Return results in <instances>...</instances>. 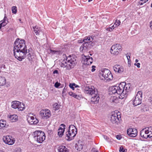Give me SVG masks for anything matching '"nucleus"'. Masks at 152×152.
<instances>
[{"instance_id":"obj_1","label":"nucleus","mask_w":152,"mask_h":152,"mask_svg":"<svg viewBox=\"0 0 152 152\" xmlns=\"http://www.w3.org/2000/svg\"><path fill=\"white\" fill-rule=\"evenodd\" d=\"M27 49L26 42L24 39H17L15 41L14 45L13 52L14 55L16 58L20 61L26 57V54L29 53Z\"/></svg>"},{"instance_id":"obj_2","label":"nucleus","mask_w":152,"mask_h":152,"mask_svg":"<svg viewBox=\"0 0 152 152\" xmlns=\"http://www.w3.org/2000/svg\"><path fill=\"white\" fill-rule=\"evenodd\" d=\"M131 84L130 83L126 84L125 82L120 83L118 86H114L110 88V92L114 94H117L120 95L121 97L124 98V95L130 90Z\"/></svg>"},{"instance_id":"obj_3","label":"nucleus","mask_w":152,"mask_h":152,"mask_svg":"<svg viewBox=\"0 0 152 152\" xmlns=\"http://www.w3.org/2000/svg\"><path fill=\"white\" fill-rule=\"evenodd\" d=\"M85 94L91 95V102L94 104L97 103L99 101L100 97L97 89L94 87L86 86L84 89Z\"/></svg>"},{"instance_id":"obj_4","label":"nucleus","mask_w":152,"mask_h":152,"mask_svg":"<svg viewBox=\"0 0 152 152\" xmlns=\"http://www.w3.org/2000/svg\"><path fill=\"white\" fill-rule=\"evenodd\" d=\"M77 63L75 58L71 56H69L66 58V61L64 60L62 64L61 67L66 68L67 70H70L73 68Z\"/></svg>"},{"instance_id":"obj_5","label":"nucleus","mask_w":152,"mask_h":152,"mask_svg":"<svg viewBox=\"0 0 152 152\" xmlns=\"http://www.w3.org/2000/svg\"><path fill=\"white\" fill-rule=\"evenodd\" d=\"M77 129L73 125H70L68 131L66 132V139L70 141L73 139L77 133Z\"/></svg>"},{"instance_id":"obj_6","label":"nucleus","mask_w":152,"mask_h":152,"mask_svg":"<svg viewBox=\"0 0 152 152\" xmlns=\"http://www.w3.org/2000/svg\"><path fill=\"white\" fill-rule=\"evenodd\" d=\"M34 140L38 142L41 143L45 139V136L44 132L39 131H36L32 134Z\"/></svg>"},{"instance_id":"obj_7","label":"nucleus","mask_w":152,"mask_h":152,"mask_svg":"<svg viewBox=\"0 0 152 152\" xmlns=\"http://www.w3.org/2000/svg\"><path fill=\"white\" fill-rule=\"evenodd\" d=\"M100 77L103 80H111L113 78V75L110 71L107 69H104L100 72Z\"/></svg>"},{"instance_id":"obj_8","label":"nucleus","mask_w":152,"mask_h":152,"mask_svg":"<svg viewBox=\"0 0 152 152\" xmlns=\"http://www.w3.org/2000/svg\"><path fill=\"white\" fill-rule=\"evenodd\" d=\"M140 134L141 137L144 138L152 137V127L142 129L140 132Z\"/></svg>"},{"instance_id":"obj_9","label":"nucleus","mask_w":152,"mask_h":152,"mask_svg":"<svg viewBox=\"0 0 152 152\" xmlns=\"http://www.w3.org/2000/svg\"><path fill=\"white\" fill-rule=\"evenodd\" d=\"M120 119V113L118 111H116L113 114L111 115L110 120L113 124H117Z\"/></svg>"},{"instance_id":"obj_10","label":"nucleus","mask_w":152,"mask_h":152,"mask_svg":"<svg viewBox=\"0 0 152 152\" xmlns=\"http://www.w3.org/2000/svg\"><path fill=\"white\" fill-rule=\"evenodd\" d=\"M142 98V93L141 91H138L135 97L132 100L133 104L137 106L141 104Z\"/></svg>"},{"instance_id":"obj_11","label":"nucleus","mask_w":152,"mask_h":152,"mask_svg":"<svg viewBox=\"0 0 152 152\" xmlns=\"http://www.w3.org/2000/svg\"><path fill=\"white\" fill-rule=\"evenodd\" d=\"M121 50V47L119 44L113 45L111 48L110 52L112 54L117 55Z\"/></svg>"},{"instance_id":"obj_12","label":"nucleus","mask_w":152,"mask_h":152,"mask_svg":"<svg viewBox=\"0 0 152 152\" xmlns=\"http://www.w3.org/2000/svg\"><path fill=\"white\" fill-rule=\"evenodd\" d=\"M83 63V66L84 67L86 65H89L92 63L93 62L92 58L89 56H85L83 57L82 61Z\"/></svg>"},{"instance_id":"obj_13","label":"nucleus","mask_w":152,"mask_h":152,"mask_svg":"<svg viewBox=\"0 0 152 152\" xmlns=\"http://www.w3.org/2000/svg\"><path fill=\"white\" fill-rule=\"evenodd\" d=\"M40 114L43 119H47L51 116L50 112L49 110H43L40 112Z\"/></svg>"},{"instance_id":"obj_14","label":"nucleus","mask_w":152,"mask_h":152,"mask_svg":"<svg viewBox=\"0 0 152 152\" xmlns=\"http://www.w3.org/2000/svg\"><path fill=\"white\" fill-rule=\"evenodd\" d=\"M3 140L4 142L9 145H12L14 143L15 141V140L10 136L4 137Z\"/></svg>"},{"instance_id":"obj_15","label":"nucleus","mask_w":152,"mask_h":152,"mask_svg":"<svg viewBox=\"0 0 152 152\" xmlns=\"http://www.w3.org/2000/svg\"><path fill=\"white\" fill-rule=\"evenodd\" d=\"M127 133L129 137H135L137 135V132L135 128H129L127 130Z\"/></svg>"},{"instance_id":"obj_16","label":"nucleus","mask_w":152,"mask_h":152,"mask_svg":"<svg viewBox=\"0 0 152 152\" xmlns=\"http://www.w3.org/2000/svg\"><path fill=\"white\" fill-rule=\"evenodd\" d=\"M93 45L88 44L85 42H83V43L81 46L80 50L81 51L84 52L88 50L89 49L91 46Z\"/></svg>"},{"instance_id":"obj_17","label":"nucleus","mask_w":152,"mask_h":152,"mask_svg":"<svg viewBox=\"0 0 152 152\" xmlns=\"http://www.w3.org/2000/svg\"><path fill=\"white\" fill-rule=\"evenodd\" d=\"M113 69L116 72L118 73H121L124 71L123 67L119 65H115L113 67Z\"/></svg>"},{"instance_id":"obj_18","label":"nucleus","mask_w":152,"mask_h":152,"mask_svg":"<svg viewBox=\"0 0 152 152\" xmlns=\"http://www.w3.org/2000/svg\"><path fill=\"white\" fill-rule=\"evenodd\" d=\"M28 123L31 124H36L38 123V120L36 118H34L33 116H28L27 118Z\"/></svg>"},{"instance_id":"obj_19","label":"nucleus","mask_w":152,"mask_h":152,"mask_svg":"<svg viewBox=\"0 0 152 152\" xmlns=\"http://www.w3.org/2000/svg\"><path fill=\"white\" fill-rule=\"evenodd\" d=\"M93 36H88L85 37L83 40V41L93 45V41L94 40Z\"/></svg>"},{"instance_id":"obj_20","label":"nucleus","mask_w":152,"mask_h":152,"mask_svg":"<svg viewBox=\"0 0 152 152\" xmlns=\"http://www.w3.org/2000/svg\"><path fill=\"white\" fill-rule=\"evenodd\" d=\"M61 126H63L64 128H63L61 127H60L58 130V135L60 137H61L64 134V126H65L64 124H61Z\"/></svg>"},{"instance_id":"obj_21","label":"nucleus","mask_w":152,"mask_h":152,"mask_svg":"<svg viewBox=\"0 0 152 152\" xmlns=\"http://www.w3.org/2000/svg\"><path fill=\"white\" fill-rule=\"evenodd\" d=\"M8 23L7 20V17L5 16L3 19L0 21V29H1V27L4 26L6 25Z\"/></svg>"},{"instance_id":"obj_22","label":"nucleus","mask_w":152,"mask_h":152,"mask_svg":"<svg viewBox=\"0 0 152 152\" xmlns=\"http://www.w3.org/2000/svg\"><path fill=\"white\" fill-rule=\"evenodd\" d=\"M58 150L59 152H69L68 148L64 146H59L58 147Z\"/></svg>"},{"instance_id":"obj_23","label":"nucleus","mask_w":152,"mask_h":152,"mask_svg":"<svg viewBox=\"0 0 152 152\" xmlns=\"http://www.w3.org/2000/svg\"><path fill=\"white\" fill-rule=\"evenodd\" d=\"M8 126V125L6 124V123L5 120H1L0 121V129H4L5 128H7Z\"/></svg>"},{"instance_id":"obj_24","label":"nucleus","mask_w":152,"mask_h":152,"mask_svg":"<svg viewBox=\"0 0 152 152\" xmlns=\"http://www.w3.org/2000/svg\"><path fill=\"white\" fill-rule=\"evenodd\" d=\"M20 104V102L18 101L13 102L12 104V107L14 109L18 108L19 105Z\"/></svg>"},{"instance_id":"obj_25","label":"nucleus","mask_w":152,"mask_h":152,"mask_svg":"<svg viewBox=\"0 0 152 152\" xmlns=\"http://www.w3.org/2000/svg\"><path fill=\"white\" fill-rule=\"evenodd\" d=\"M33 28L34 29L33 31L36 34L39 35L41 31L40 28L37 26H35V27H33Z\"/></svg>"},{"instance_id":"obj_26","label":"nucleus","mask_w":152,"mask_h":152,"mask_svg":"<svg viewBox=\"0 0 152 152\" xmlns=\"http://www.w3.org/2000/svg\"><path fill=\"white\" fill-rule=\"evenodd\" d=\"M9 119L10 121L12 122H14L17 120L18 116L16 115H13L9 116Z\"/></svg>"},{"instance_id":"obj_27","label":"nucleus","mask_w":152,"mask_h":152,"mask_svg":"<svg viewBox=\"0 0 152 152\" xmlns=\"http://www.w3.org/2000/svg\"><path fill=\"white\" fill-rule=\"evenodd\" d=\"M75 148L77 150L79 151H80L83 148L82 144L80 143L79 142L76 143L75 145Z\"/></svg>"},{"instance_id":"obj_28","label":"nucleus","mask_w":152,"mask_h":152,"mask_svg":"<svg viewBox=\"0 0 152 152\" xmlns=\"http://www.w3.org/2000/svg\"><path fill=\"white\" fill-rule=\"evenodd\" d=\"M69 95L77 99H80L81 98L80 96L79 95H77L74 93L71 92L69 93Z\"/></svg>"},{"instance_id":"obj_29","label":"nucleus","mask_w":152,"mask_h":152,"mask_svg":"<svg viewBox=\"0 0 152 152\" xmlns=\"http://www.w3.org/2000/svg\"><path fill=\"white\" fill-rule=\"evenodd\" d=\"M6 83V80L4 77H0V86H3Z\"/></svg>"},{"instance_id":"obj_30","label":"nucleus","mask_w":152,"mask_h":152,"mask_svg":"<svg viewBox=\"0 0 152 152\" xmlns=\"http://www.w3.org/2000/svg\"><path fill=\"white\" fill-rule=\"evenodd\" d=\"M48 53H51L52 54H57L59 53V51L57 50H52L51 49L48 50Z\"/></svg>"},{"instance_id":"obj_31","label":"nucleus","mask_w":152,"mask_h":152,"mask_svg":"<svg viewBox=\"0 0 152 152\" xmlns=\"http://www.w3.org/2000/svg\"><path fill=\"white\" fill-rule=\"evenodd\" d=\"M25 108L24 105L23 103L20 102V104L19 105L18 109L19 110L22 111L24 110Z\"/></svg>"},{"instance_id":"obj_32","label":"nucleus","mask_w":152,"mask_h":152,"mask_svg":"<svg viewBox=\"0 0 152 152\" xmlns=\"http://www.w3.org/2000/svg\"><path fill=\"white\" fill-rule=\"evenodd\" d=\"M121 22L119 20H115V22L114 23V25H113L114 26L115 28L118 26L120 24Z\"/></svg>"},{"instance_id":"obj_33","label":"nucleus","mask_w":152,"mask_h":152,"mask_svg":"<svg viewBox=\"0 0 152 152\" xmlns=\"http://www.w3.org/2000/svg\"><path fill=\"white\" fill-rule=\"evenodd\" d=\"M149 0H140L138 2V4L140 5H142L147 2Z\"/></svg>"},{"instance_id":"obj_34","label":"nucleus","mask_w":152,"mask_h":152,"mask_svg":"<svg viewBox=\"0 0 152 152\" xmlns=\"http://www.w3.org/2000/svg\"><path fill=\"white\" fill-rule=\"evenodd\" d=\"M12 13L14 14H16L17 12V7L16 6H13L12 7Z\"/></svg>"},{"instance_id":"obj_35","label":"nucleus","mask_w":152,"mask_h":152,"mask_svg":"<svg viewBox=\"0 0 152 152\" xmlns=\"http://www.w3.org/2000/svg\"><path fill=\"white\" fill-rule=\"evenodd\" d=\"M119 151L120 152H126L127 150L124 149V147L122 146H121L120 147Z\"/></svg>"},{"instance_id":"obj_36","label":"nucleus","mask_w":152,"mask_h":152,"mask_svg":"<svg viewBox=\"0 0 152 152\" xmlns=\"http://www.w3.org/2000/svg\"><path fill=\"white\" fill-rule=\"evenodd\" d=\"M27 58L29 61H32L33 57L31 56L30 53H29L27 56Z\"/></svg>"},{"instance_id":"obj_37","label":"nucleus","mask_w":152,"mask_h":152,"mask_svg":"<svg viewBox=\"0 0 152 152\" xmlns=\"http://www.w3.org/2000/svg\"><path fill=\"white\" fill-rule=\"evenodd\" d=\"M67 88V87H66V86H65L64 88L62 93V96H63L66 95V91Z\"/></svg>"},{"instance_id":"obj_38","label":"nucleus","mask_w":152,"mask_h":152,"mask_svg":"<svg viewBox=\"0 0 152 152\" xmlns=\"http://www.w3.org/2000/svg\"><path fill=\"white\" fill-rule=\"evenodd\" d=\"M114 28L115 27H114V26H112L111 27L107 28L106 30L108 31H111L113 30V29H114Z\"/></svg>"},{"instance_id":"obj_39","label":"nucleus","mask_w":152,"mask_h":152,"mask_svg":"<svg viewBox=\"0 0 152 152\" xmlns=\"http://www.w3.org/2000/svg\"><path fill=\"white\" fill-rule=\"evenodd\" d=\"M74 85H75V83H70L69 86L71 88L74 90L75 88Z\"/></svg>"},{"instance_id":"obj_40","label":"nucleus","mask_w":152,"mask_h":152,"mask_svg":"<svg viewBox=\"0 0 152 152\" xmlns=\"http://www.w3.org/2000/svg\"><path fill=\"white\" fill-rule=\"evenodd\" d=\"M61 85L60 83H58V82H56L54 85V86L56 88H58L60 85Z\"/></svg>"},{"instance_id":"obj_41","label":"nucleus","mask_w":152,"mask_h":152,"mask_svg":"<svg viewBox=\"0 0 152 152\" xmlns=\"http://www.w3.org/2000/svg\"><path fill=\"white\" fill-rule=\"evenodd\" d=\"M114 99H115V100H112V101L113 102H114L116 103L118 99H116V97H113Z\"/></svg>"},{"instance_id":"obj_42","label":"nucleus","mask_w":152,"mask_h":152,"mask_svg":"<svg viewBox=\"0 0 152 152\" xmlns=\"http://www.w3.org/2000/svg\"><path fill=\"white\" fill-rule=\"evenodd\" d=\"M92 69H91V71L92 72H93L95 71V68H96V66H92Z\"/></svg>"},{"instance_id":"obj_43","label":"nucleus","mask_w":152,"mask_h":152,"mask_svg":"<svg viewBox=\"0 0 152 152\" xmlns=\"http://www.w3.org/2000/svg\"><path fill=\"white\" fill-rule=\"evenodd\" d=\"M134 65H136L137 66V67L138 68H140V63H137V64H136V63H135L134 64Z\"/></svg>"},{"instance_id":"obj_44","label":"nucleus","mask_w":152,"mask_h":152,"mask_svg":"<svg viewBox=\"0 0 152 152\" xmlns=\"http://www.w3.org/2000/svg\"><path fill=\"white\" fill-rule=\"evenodd\" d=\"M104 139L106 140L108 142L109 141V140H108V139H109V138H108L107 136H104Z\"/></svg>"},{"instance_id":"obj_45","label":"nucleus","mask_w":152,"mask_h":152,"mask_svg":"<svg viewBox=\"0 0 152 152\" xmlns=\"http://www.w3.org/2000/svg\"><path fill=\"white\" fill-rule=\"evenodd\" d=\"M149 100L150 103L151 104H152V96L150 97L149 98Z\"/></svg>"},{"instance_id":"obj_46","label":"nucleus","mask_w":152,"mask_h":152,"mask_svg":"<svg viewBox=\"0 0 152 152\" xmlns=\"http://www.w3.org/2000/svg\"><path fill=\"white\" fill-rule=\"evenodd\" d=\"M53 74H58V71L57 70H55L53 72Z\"/></svg>"},{"instance_id":"obj_47","label":"nucleus","mask_w":152,"mask_h":152,"mask_svg":"<svg viewBox=\"0 0 152 152\" xmlns=\"http://www.w3.org/2000/svg\"><path fill=\"white\" fill-rule=\"evenodd\" d=\"M78 42L79 43H82L83 42V40H79L78 41Z\"/></svg>"},{"instance_id":"obj_48","label":"nucleus","mask_w":152,"mask_h":152,"mask_svg":"<svg viewBox=\"0 0 152 152\" xmlns=\"http://www.w3.org/2000/svg\"><path fill=\"white\" fill-rule=\"evenodd\" d=\"M75 88H78L79 87V86L77 85L75 83V85H74Z\"/></svg>"},{"instance_id":"obj_49","label":"nucleus","mask_w":152,"mask_h":152,"mask_svg":"<svg viewBox=\"0 0 152 152\" xmlns=\"http://www.w3.org/2000/svg\"><path fill=\"white\" fill-rule=\"evenodd\" d=\"M92 151L93 152H98V151H96L95 148L93 149Z\"/></svg>"},{"instance_id":"obj_50","label":"nucleus","mask_w":152,"mask_h":152,"mask_svg":"<svg viewBox=\"0 0 152 152\" xmlns=\"http://www.w3.org/2000/svg\"><path fill=\"white\" fill-rule=\"evenodd\" d=\"M116 138L118 140H120L121 139V137H120V136H118V135H117L116 136Z\"/></svg>"},{"instance_id":"obj_51","label":"nucleus","mask_w":152,"mask_h":152,"mask_svg":"<svg viewBox=\"0 0 152 152\" xmlns=\"http://www.w3.org/2000/svg\"><path fill=\"white\" fill-rule=\"evenodd\" d=\"M138 61V60L137 59H136L135 60V62L136 63Z\"/></svg>"},{"instance_id":"obj_52","label":"nucleus","mask_w":152,"mask_h":152,"mask_svg":"<svg viewBox=\"0 0 152 152\" xmlns=\"http://www.w3.org/2000/svg\"><path fill=\"white\" fill-rule=\"evenodd\" d=\"M2 67H3L4 68V67L5 66L4 65H2Z\"/></svg>"},{"instance_id":"obj_53","label":"nucleus","mask_w":152,"mask_h":152,"mask_svg":"<svg viewBox=\"0 0 152 152\" xmlns=\"http://www.w3.org/2000/svg\"><path fill=\"white\" fill-rule=\"evenodd\" d=\"M19 21L21 22V19H19Z\"/></svg>"},{"instance_id":"obj_54","label":"nucleus","mask_w":152,"mask_h":152,"mask_svg":"<svg viewBox=\"0 0 152 152\" xmlns=\"http://www.w3.org/2000/svg\"><path fill=\"white\" fill-rule=\"evenodd\" d=\"M92 0H88V2H90L91 1H92Z\"/></svg>"},{"instance_id":"obj_55","label":"nucleus","mask_w":152,"mask_h":152,"mask_svg":"<svg viewBox=\"0 0 152 152\" xmlns=\"http://www.w3.org/2000/svg\"><path fill=\"white\" fill-rule=\"evenodd\" d=\"M150 56H151V57L152 58V54H150Z\"/></svg>"},{"instance_id":"obj_56","label":"nucleus","mask_w":152,"mask_h":152,"mask_svg":"<svg viewBox=\"0 0 152 152\" xmlns=\"http://www.w3.org/2000/svg\"><path fill=\"white\" fill-rule=\"evenodd\" d=\"M123 1H125L126 0H122Z\"/></svg>"}]
</instances>
